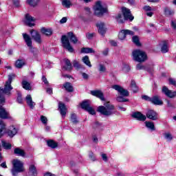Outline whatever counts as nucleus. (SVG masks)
Instances as JSON below:
<instances>
[{
  "mask_svg": "<svg viewBox=\"0 0 176 176\" xmlns=\"http://www.w3.org/2000/svg\"><path fill=\"white\" fill-rule=\"evenodd\" d=\"M6 130V124H5V122L0 120V138L3 135V133H5V131Z\"/></svg>",
  "mask_w": 176,
  "mask_h": 176,
  "instance_id": "28",
  "label": "nucleus"
},
{
  "mask_svg": "<svg viewBox=\"0 0 176 176\" xmlns=\"http://www.w3.org/2000/svg\"><path fill=\"white\" fill-rule=\"evenodd\" d=\"M81 53H85V54H89V53H96V51L93 50V48L90 47H83L81 49Z\"/></svg>",
  "mask_w": 176,
  "mask_h": 176,
  "instance_id": "36",
  "label": "nucleus"
},
{
  "mask_svg": "<svg viewBox=\"0 0 176 176\" xmlns=\"http://www.w3.org/2000/svg\"><path fill=\"white\" fill-rule=\"evenodd\" d=\"M146 117L151 120H157V113L153 110H148L146 113Z\"/></svg>",
  "mask_w": 176,
  "mask_h": 176,
  "instance_id": "18",
  "label": "nucleus"
},
{
  "mask_svg": "<svg viewBox=\"0 0 176 176\" xmlns=\"http://www.w3.org/2000/svg\"><path fill=\"white\" fill-rule=\"evenodd\" d=\"M142 100H145V101H149L151 102L152 98L148 96H142Z\"/></svg>",
  "mask_w": 176,
  "mask_h": 176,
  "instance_id": "56",
  "label": "nucleus"
},
{
  "mask_svg": "<svg viewBox=\"0 0 176 176\" xmlns=\"http://www.w3.org/2000/svg\"><path fill=\"white\" fill-rule=\"evenodd\" d=\"M73 67H74L76 69H80V68H82V66L79 64V62L77 60L73 61Z\"/></svg>",
  "mask_w": 176,
  "mask_h": 176,
  "instance_id": "48",
  "label": "nucleus"
},
{
  "mask_svg": "<svg viewBox=\"0 0 176 176\" xmlns=\"http://www.w3.org/2000/svg\"><path fill=\"white\" fill-rule=\"evenodd\" d=\"M132 54L134 61H137L138 63H145L148 58L146 53L142 50H134Z\"/></svg>",
  "mask_w": 176,
  "mask_h": 176,
  "instance_id": "4",
  "label": "nucleus"
},
{
  "mask_svg": "<svg viewBox=\"0 0 176 176\" xmlns=\"http://www.w3.org/2000/svg\"><path fill=\"white\" fill-rule=\"evenodd\" d=\"M131 89L133 93H137V91H138V87L133 80L131 81Z\"/></svg>",
  "mask_w": 176,
  "mask_h": 176,
  "instance_id": "35",
  "label": "nucleus"
},
{
  "mask_svg": "<svg viewBox=\"0 0 176 176\" xmlns=\"http://www.w3.org/2000/svg\"><path fill=\"white\" fill-rule=\"evenodd\" d=\"M71 121L74 124H78V123H79V120H78V117L76 116V114L72 113Z\"/></svg>",
  "mask_w": 176,
  "mask_h": 176,
  "instance_id": "40",
  "label": "nucleus"
},
{
  "mask_svg": "<svg viewBox=\"0 0 176 176\" xmlns=\"http://www.w3.org/2000/svg\"><path fill=\"white\" fill-rule=\"evenodd\" d=\"M16 100L19 102V104L23 103V98L21 97V94L20 92H18V96H17Z\"/></svg>",
  "mask_w": 176,
  "mask_h": 176,
  "instance_id": "53",
  "label": "nucleus"
},
{
  "mask_svg": "<svg viewBox=\"0 0 176 176\" xmlns=\"http://www.w3.org/2000/svg\"><path fill=\"white\" fill-rule=\"evenodd\" d=\"M151 102L154 105H163V100L160 99L159 96H153Z\"/></svg>",
  "mask_w": 176,
  "mask_h": 176,
  "instance_id": "20",
  "label": "nucleus"
},
{
  "mask_svg": "<svg viewBox=\"0 0 176 176\" xmlns=\"http://www.w3.org/2000/svg\"><path fill=\"white\" fill-rule=\"evenodd\" d=\"M116 101L118 102H127L129 101V99L124 98V96H118L116 98Z\"/></svg>",
  "mask_w": 176,
  "mask_h": 176,
  "instance_id": "47",
  "label": "nucleus"
},
{
  "mask_svg": "<svg viewBox=\"0 0 176 176\" xmlns=\"http://www.w3.org/2000/svg\"><path fill=\"white\" fill-rule=\"evenodd\" d=\"M81 108L89 112L90 115H96V111L90 107V100H85L81 103Z\"/></svg>",
  "mask_w": 176,
  "mask_h": 176,
  "instance_id": "7",
  "label": "nucleus"
},
{
  "mask_svg": "<svg viewBox=\"0 0 176 176\" xmlns=\"http://www.w3.org/2000/svg\"><path fill=\"white\" fill-rule=\"evenodd\" d=\"M58 108L60 112V115L62 116H65V115H67V107H65V104H64V103L59 102Z\"/></svg>",
  "mask_w": 176,
  "mask_h": 176,
  "instance_id": "23",
  "label": "nucleus"
},
{
  "mask_svg": "<svg viewBox=\"0 0 176 176\" xmlns=\"http://www.w3.org/2000/svg\"><path fill=\"white\" fill-rule=\"evenodd\" d=\"M0 118L1 119H9V112L0 104Z\"/></svg>",
  "mask_w": 176,
  "mask_h": 176,
  "instance_id": "21",
  "label": "nucleus"
},
{
  "mask_svg": "<svg viewBox=\"0 0 176 176\" xmlns=\"http://www.w3.org/2000/svg\"><path fill=\"white\" fill-rule=\"evenodd\" d=\"M47 144L50 148H52V149H56L58 146V144L57 142L53 141V140H49L47 142Z\"/></svg>",
  "mask_w": 176,
  "mask_h": 176,
  "instance_id": "34",
  "label": "nucleus"
},
{
  "mask_svg": "<svg viewBox=\"0 0 176 176\" xmlns=\"http://www.w3.org/2000/svg\"><path fill=\"white\" fill-rule=\"evenodd\" d=\"M116 21H118L120 24H123V23H124V21H126V19L124 18V16H123V14H118L116 16Z\"/></svg>",
  "mask_w": 176,
  "mask_h": 176,
  "instance_id": "29",
  "label": "nucleus"
},
{
  "mask_svg": "<svg viewBox=\"0 0 176 176\" xmlns=\"http://www.w3.org/2000/svg\"><path fill=\"white\" fill-rule=\"evenodd\" d=\"M161 52L162 53H167V52H168V46L167 45V43L166 41L164 42L161 47Z\"/></svg>",
  "mask_w": 176,
  "mask_h": 176,
  "instance_id": "42",
  "label": "nucleus"
},
{
  "mask_svg": "<svg viewBox=\"0 0 176 176\" xmlns=\"http://www.w3.org/2000/svg\"><path fill=\"white\" fill-rule=\"evenodd\" d=\"M41 120L43 124H44V126H46V124H47V118H46V116H41Z\"/></svg>",
  "mask_w": 176,
  "mask_h": 176,
  "instance_id": "51",
  "label": "nucleus"
},
{
  "mask_svg": "<svg viewBox=\"0 0 176 176\" xmlns=\"http://www.w3.org/2000/svg\"><path fill=\"white\" fill-rule=\"evenodd\" d=\"M101 157L103 162H108V155H107V154L101 153Z\"/></svg>",
  "mask_w": 176,
  "mask_h": 176,
  "instance_id": "54",
  "label": "nucleus"
},
{
  "mask_svg": "<svg viewBox=\"0 0 176 176\" xmlns=\"http://www.w3.org/2000/svg\"><path fill=\"white\" fill-rule=\"evenodd\" d=\"M25 65V61L23 59H18L15 63L16 68H23Z\"/></svg>",
  "mask_w": 176,
  "mask_h": 176,
  "instance_id": "30",
  "label": "nucleus"
},
{
  "mask_svg": "<svg viewBox=\"0 0 176 176\" xmlns=\"http://www.w3.org/2000/svg\"><path fill=\"white\" fill-rule=\"evenodd\" d=\"M170 25L176 31V21H171Z\"/></svg>",
  "mask_w": 176,
  "mask_h": 176,
  "instance_id": "58",
  "label": "nucleus"
},
{
  "mask_svg": "<svg viewBox=\"0 0 176 176\" xmlns=\"http://www.w3.org/2000/svg\"><path fill=\"white\" fill-rule=\"evenodd\" d=\"M25 100L30 108H31V109H34V107H35V102L32 101V97L31 95H28L25 98Z\"/></svg>",
  "mask_w": 176,
  "mask_h": 176,
  "instance_id": "22",
  "label": "nucleus"
},
{
  "mask_svg": "<svg viewBox=\"0 0 176 176\" xmlns=\"http://www.w3.org/2000/svg\"><path fill=\"white\" fill-rule=\"evenodd\" d=\"M12 173L14 176L17 175L19 173L24 171V164L19 160H14L12 161Z\"/></svg>",
  "mask_w": 176,
  "mask_h": 176,
  "instance_id": "5",
  "label": "nucleus"
},
{
  "mask_svg": "<svg viewBox=\"0 0 176 176\" xmlns=\"http://www.w3.org/2000/svg\"><path fill=\"white\" fill-rule=\"evenodd\" d=\"M41 32L47 36H50V35H52L53 34V31L52 30V29H47L46 28H41Z\"/></svg>",
  "mask_w": 176,
  "mask_h": 176,
  "instance_id": "31",
  "label": "nucleus"
},
{
  "mask_svg": "<svg viewBox=\"0 0 176 176\" xmlns=\"http://www.w3.org/2000/svg\"><path fill=\"white\" fill-rule=\"evenodd\" d=\"M89 158L90 160H91V162H96V160H97V159H96V155L91 151L89 153Z\"/></svg>",
  "mask_w": 176,
  "mask_h": 176,
  "instance_id": "49",
  "label": "nucleus"
},
{
  "mask_svg": "<svg viewBox=\"0 0 176 176\" xmlns=\"http://www.w3.org/2000/svg\"><path fill=\"white\" fill-rule=\"evenodd\" d=\"M14 155L17 156H21V157H24L25 156V151L20 148H16L14 150Z\"/></svg>",
  "mask_w": 176,
  "mask_h": 176,
  "instance_id": "26",
  "label": "nucleus"
},
{
  "mask_svg": "<svg viewBox=\"0 0 176 176\" xmlns=\"http://www.w3.org/2000/svg\"><path fill=\"white\" fill-rule=\"evenodd\" d=\"M132 41L136 46H141V43H140V38H138V36H133L132 37Z\"/></svg>",
  "mask_w": 176,
  "mask_h": 176,
  "instance_id": "44",
  "label": "nucleus"
},
{
  "mask_svg": "<svg viewBox=\"0 0 176 176\" xmlns=\"http://www.w3.org/2000/svg\"><path fill=\"white\" fill-rule=\"evenodd\" d=\"M30 34L34 42L39 44L42 43V36H41V34H39V32L35 30H30Z\"/></svg>",
  "mask_w": 176,
  "mask_h": 176,
  "instance_id": "9",
  "label": "nucleus"
},
{
  "mask_svg": "<svg viewBox=\"0 0 176 176\" xmlns=\"http://www.w3.org/2000/svg\"><path fill=\"white\" fill-rule=\"evenodd\" d=\"M44 176H56V175L52 173H50V172H47V173H45L44 175Z\"/></svg>",
  "mask_w": 176,
  "mask_h": 176,
  "instance_id": "64",
  "label": "nucleus"
},
{
  "mask_svg": "<svg viewBox=\"0 0 176 176\" xmlns=\"http://www.w3.org/2000/svg\"><path fill=\"white\" fill-rule=\"evenodd\" d=\"M82 63H84V64H85V65H87V67H89V68H91V63H90L89 56H85L82 57Z\"/></svg>",
  "mask_w": 176,
  "mask_h": 176,
  "instance_id": "32",
  "label": "nucleus"
},
{
  "mask_svg": "<svg viewBox=\"0 0 176 176\" xmlns=\"http://www.w3.org/2000/svg\"><path fill=\"white\" fill-rule=\"evenodd\" d=\"M69 41L72 42V43H78V38L75 34H74V32H69L67 33V36L66 35H63L61 37V42H62V46L64 47V49H66V50H68L69 53H74V47H72V45H71V43H69Z\"/></svg>",
  "mask_w": 176,
  "mask_h": 176,
  "instance_id": "1",
  "label": "nucleus"
},
{
  "mask_svg": "<svg viewBox=\"0 0 176 176\" xmlns=\"http://www.w3.org/2000/svg\"><path fill=\"white\" fill-rule=\"evenodd\" d=\"M145 124H146V127H147V129H150V130L155 131V124H153V122L146 121Z\"/></svg>",
  "mask_w": 176,
  "mask_h": 176,
  "instance_id": "37",
  "label": "nucleus"
},
{
  "mask_svg": "<svg viewBox=\"0 0 176 176\" xmlns=\"http://www.w3.org/2000/svg\"><path fill=\"white\" fill-rule=\"evenodd\" d=\"M23 39L28 46L29 47L30 50L32 51V39L31 38V36L25 33L23 34Z\"/></svg>",
  "mask_w": 176,
  "mask_h": 176,
  "instance_id": "13",
  "label": "nucleus"
},
{
  "mask_svg": "<svg viewBox=\"0 0 176 176\" xmlns=\"http://www.w3.org/2000/svg\"><path fill=\"white\" fill-rule=\"evenodd\" d=\"M19 129H17L14 126H11L9 129L6 131V133L10 138H13L17 134Z\"/></svg>",
  "mask_w": 176,
  "mask_h": 176,
  "instance_id": "16",
  "label": "nucleus"
},
{
  "mask_svg": "<svg viewBox=\"0 0 176 176\" xmlns=\"http://www.w3.org/2000/svg\"><path fill=\"white\" fill-rule=\"evenodd\" d=\"M98 71L99 72H107V67H105V65L100 63L98 65Z\"/></svg>",
  "mask_w": 176,
  "mask_h": 176,
  "instance_id": "46",
  "label": "nucleus"
},
{
  "mask_svg": "<svg viewBox=\"0 0 176 176\" xmlns=\"http://www.w3.org/2000/svg\"><path fill=\"white\" fill-rule=\"evenodd\" d=\"M164 12L165 16H166L167 17H170V16H174V13H175L174 10H171L168 7L164 8Z\"/></svg>",
  "mask_w": 176,
  "mask_h": 176,
  "instance_id": "27",
  "label": "nucleus"
},
{
  "mask_svg": "<svg viewBox=\"0 0 176 176\" xmlns=\"http://www.w3.org/2000/svg\"><path fill=\"white\" fill-rule=\"evenodd\" d=\"M132 118H134V119H137V120H140V122H145V120H146V116L142 114L140 111L133 113L132 114Z\"/></svg>",
  "mask_w": 176,
  "mask_h": 176,
  "instance_id": "15",
  "label": "nucleus"
},
{
  "mask_svg": "<svg viewBox=\"0 0 176 176\" xmlns=\"http://www.w3.org/2000/svg\"><path fill=\"white\" fill-rule=\"evenodd\" d=\"M144 10H145L146 12H151V10H152V8L149 6H146L143 8Z\"/></svg>",
  "mask_w": 176,
  "mask_h": 176,
  "instance_id": "57",
  "label": "nucleus"
},
{
  "mask_svg": "<svg viewBox=\"0 0 176 176\" xmlns=\"http://www.w3.org/2000/svg\"><path fill=\"white\" fill-rule=\"evenodd\" d=\"M135 69L137 71H144L145 69H146V67H145V65H142V63H138L136 65Z\"/></svg>",
  "mask_w": 176,
  "mask_h": 176,
  "instance_id": "45",
  "label": "nucleus"
},
{
  "mask_svg": "<svg viewBox=\"0 0 176 176\" xmlns=\"http://www.w3.org/2000/svg\"><path fill=\"white\" fill-rule=\"evenodd\" d=\"M98 28V32L100 35H105V32H107V29H105V24L102 22H99L96 24Z\"/></svg>",
  "mask_w": 176,
  "mask_h": 176,
  "instance_id": "19",
  "label": "nucleus"
},
{
  "mask_svg": "<svg viewBox=\"0 0 176 176\" xmlns=\"http://www.w3.org/2000/svg\"><path fill=\"white\" fill-rule=\"evenodd\" d=\"M67 20H68V19H67V17H63V19H61L60 20V24H64V23H65V22L67 21Z\"/></svg>",
  "mask_w": 176,
  "mask_h": 176,
  "instance_id": "61",
  "label": "nucleus"
},
{
  "mask_svg": "<svg viewBox=\"0 0 176 176\" xmlns=\"http://www.w3.org/2000/svg\"><path fill=\"white\" fill-rule=\"evenodd\" d=\"M111 87L114 90H116V91H118L122 97H129V96H130V93H129V91L124 89L120 85H115L111 86Z\"/></svg>",
  "mask_w": 176,
  "mask_h": 176,
  "instance_id": "8",
  "label": "nucleus"
},
{
  "mask_svg": "<svg viewBox=\"0 0 176 176\" xmlns=\"http://www.w3.org/2000/svg\"><path fill=\"white\" fill-rule=\"evenodd\" d=\"M42 80L45 83V85H49V81H47V78L45 76H42Z\"/></svg>",
  "mask_w": 176,
  "mask_h": 176,
  "instance_id": "60",
  "label": "nucleus"
},
{
  "mask_svg": "<svg viewBox=\"0 0 176 176\" xmlns=\"http://www.w3.org/2000/svg\"><path fill=\"white\" fill-rule=\"evenodd\" d=\"M123 69L129 72V71L130 70V66H129V65H124Z\"/></svg>",
  "mask_w": 176,
  "mask_h": 176,
  "instance_id": "62",
  "label": "nucleus"
},
{
  "mask_svg": "<svg viewBox=\"0 0 176 176\" xmlns=\"http://www.w3.org/2000/svg\"><path fill=\"white\" fill-rule=\"evenodd\" d=\"M126 35H134V32L129 30H122L118 34V38L120 41H123L124 39H126Z\"/></svg>",
  "mask_w": 176,
  "mask_h": 176,
  "instance_id": "11",
  "label": "nucleus"
},
{
  "mask_svg": "<svg viewBox=\"0 0 176 176\" xmlns=\"http://www.w3.org/2000/svg\"><path fill=\"white\" fill-rule=\"evenodd\" d=\"M1 145L4 149H12V144L9 142H6L5 140L1 141Z\"/></svg>",
  "mask_w": 176,
  "mask_h": 176,
  "instance_id": "39",
  "label": "nucleus"
},
{
  "mask_svg": "<svg viewBox=\"0 0 176 176\" xmlns=\"http://www.w3.org/2000/svg\"><path fill=\"white\" fill-rule=\"evenodd\" d=\"M62 2L63 6L64 8H66L67 9H69L71 6H72V3H71V1L69 0H60Z\"/></svg>",
  "mask_w": 176,
  "mask_h": 176,
  "instance_id": "33",
  "label": "nucleus"
},
{
  "mask_svg": "<svg viewBox=\"0 0 176 176\" xmlns=\"http://www.w3.org/2000/svg\"><path fill=\"white\" fill-rule=\"evenodd\" d=\"M35 19L34 17H32L31 15L27 14L25 15V23L26 25H28V27H34L35 25Z\"/></svg>",
  "mask_w": 176,
  "mask_h": 176,
  "instance_id": "14",
  "label": "nucleus"
},
{
  "mask_svg": "<svg viewBox=\"0 0 176 176\" xmlns=\"http://www.w3.org/2000/svg\"><path fill=\"white\" fill-rule=\"evenodd\" d=\"M94 13L96 16H102L104 13H107V8L102 7L101 1H98L94 7Z\"/></svg>",
  "mask_w": 176,
  "mask_h": 176,
  "instance_id": "6",
  "label": "nucleus"
},
{
  "mask_svg": "<svg viewBox=\"0 0 176 176\" xmlns=\"http://www.w3.org/2000/svg\"><path fill=\"white\" fill-rule=\"evenodd\" d=\"M14 78V74L9 75L8 80L6 81L4 89H1L0 91V104H5V96H10V91L13 90V87H12V80Z\"/></svg>",
  "mask_w": 176,
  "mask_h": 176,
  "instance_id": "2",
  "label": "nucleus"
},
{
  "mask_svg": "<svg viewBox=\"0 0 176 176\" xmlns=\"http://www.w3.org/2000/svg\"><path fill=\"white\" fill-rule=\"evenodd\" d=\"M29 172L30 174H32V175H36V167H35V165H30L29 167Z\"/></svg>",
  "mask_w": 176,
  "mask_h": 176,
  "instance_id": "41",
  "label": "nucleus"
},
{
  "mask_svg": "<svg viewBox=\"0 0 176 176\" xmlns=\"http://www.w3.org/2000/svg\"><path fill=\"white\" fill-rule=\"evenodd\" d=\"M96 35L95 33H90V32H88L86 34V38L87 39H93V38H94V36Z\"/></svg>",
  "mask_w": 176,
  "mask_h": 176,
  "instance_id": "52",
  "label": "nucleus"
},
{
  "mask_svg": "<svg viewBox=\"0 0 176 176\" xmlns=\"http://www.w3.org/2000/svg\"><path fill=\"white\" fill-rule=\"evenodd\" d=\"M122 12L125 20H129V21H133V20H134V16L131 15V11H130V9L123 7L122 8Z\"/></svg>",
  "mask_w": 176,
  "mask_h": 176,
  "instance_id": "10",
  "label": "nucleus"
},
{
  "mask_svg": "<svg viewBox=\"0 0 176 176\" xmlns=\"http://www.w3.org/2000/svg\"><path fill=\"white\" fill-rule=\"evenodd\" d=\"M65 65L63 66V69L65 71H71L72 69V64H71V61L69 59H64Z\"/></svg>",
  "mask_w": 176,
  "mask_h": 176,
  "instance_id": "25",
  "label": "nucleus"
},
{
  "mask_svg": "<svg viewBox=\"0 0 176 176\" xmlns=\"http://www.w3.org/2000/svg\"><path fill=\"white\" fill-rule=\"evenodd\" d=\"M40 0H28L27 2L30 6L35 7L39 3Z\"/></svg>",
  "mask_w": 176,
  "mask_h": 176,
  "instance_id": "43",
  "label": "nucleus"
},
{
  "mask_svg": "<svg viewBox=\"0 0 176 176\" xmlns=\"http://www.w3.org/2000/svg\"><path fill=\"white\" fill-rule=\"evenodd\" d=\"M110 44L111 46H118V43L113 40L110 41Z\"/></svg>",
  "mask_w": 176,
  "mask_h": 176,
  "instance_id": "63",
  "label": "nucleus"
},
{
  "mask_svg": "<svg viewBox=\"0 0 176 176\" xmlns=\"http://www.w3.org/2000/svg\"><path fill=\"white\" fill-rule=\"evenodd\" d=\"M98 112L104 116H112V115H115V113H119L117 111H115V106L109 103H107L105 107L99 106L98 107Z\"/></svg>",
  "mask_w": 176,
  "mask_h": 176,
  "instance_id": "3",
  "label": "nucleus"
},
{
  "mask_svg": "<svg viewBox=\"0 0 176 176\" xmlns=\"http://www.w3.org/2000/svg\"><path fill=\"white\" fill-rule=\"evenodd\" d=\"M64 89L66 90V91H68V93H72L74 91V86H72V84L69 82H67L65 84H63Z\"/></svg>",
  "mask_w": 176,
  "mask_h": 176,
  "instance_id": "24",
  "label": "nucleus"
},
{
  "mask_svg": "<svg viewBox=\"0 0 176 176\" xmlns=\"http://www.w3.org/2000/svg\"><path fill=\"white\" fill-rule=\"evenodd\" d=\"M162 93L165 94L166 97H169V98H174V97L176 96V91H172L166 86L162 87Z\"/></svg>",
  "mask_w": 176,
  "mask_h": 176,
  "instance_id": "12",
  "label": "nucleus"
},
{
  "mask_svg": "<svg viewBox=\"0 0 176 176\" xmlns=\"http://www.w3.org/2000/svg\"><path fill=\"white\" fill-rule=\"evenodd\" d=\"M164 138L167 141H171V140H173V135L170 133H164Z\"/></svg>",
  "mask_w": 176,
  "mask_h": 176,
  "instance_id": "50",
  "label": "nucleus"
},
{
  "mask_svg": "<svg viewBox=\"0 0 176 176\" xmlns=\"http://www.w3.org/2000/svg\"><path fill=\"white\" fill-rule=\"evenodd\" d=\"M169 85H173V86H176V81L174 78L168 79Z\"/></svg>",
  "mask_w": 176,
  "mask_h": 176,
  "instance_id": "55",
  "label": "nucleus"
},
{
  "mask_svg": "<svg viewBox=\"0 0 176 176\" xmlns=\"http://www.w3.org/2000/svg\"><path fill=\"white\" fill-rule=\"evenodd\" d=\"M91 96H94V97L100 98L101 101H105V98H104V94L100 90L91 91Z\"/></svg>",
  "mask_w": 176,
  "mask_h": 176,
  "instance_id": "17",
  "label": "nucleus"
},
{
  "mask_svg": "<svg viewBox=\"0 0 176 176\" xmlns=\"http://www.w3.org/2000/svg\"><path fill=\"white\" fill-rule=\"evenodd\" d=\"M100 126H101V124H100V122H95L94 125H93V127L94 129H98V127H100Z\"/></svg>",
  "mask_w": 176,
  "mask_h": 176,
  "instance_id": "59",
  "label": "nucleus"
},
{
  "mask_svg": "<svg viewBox=\"0 0 176 176\" xmlns=\"http://www.w3.org/2000/svg\"><path fill=\"white\" fill-rule=\"evenodd\" d=\"M22 86L25 90H31V84L30 82H27L26 80H23L22 82Z\"/></svg>",
  "mask_w": 176,
  "mask_h": 176,
  "instance_id": "38",
  "label": "nucleus"
}]
</instances>
